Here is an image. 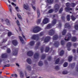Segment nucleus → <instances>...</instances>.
Segmentation results:
<instances>
[{"instance_id":"cd10ccee","label":"nucleus","mask_w":78,"mask_h":78,"mask_svg":"<svg viewBox=\"0 0 78 78\" xmlns=\"http://www.w3.org/2000/svg\"><path fill=\"white\" fill-rule=\"evenodd\" d=\"M71 45H72V44H71V43L69 42L67 44V47H70Z\"/></svg>"},{"instance_id":"774afa93","label":"nucleus","mask_w":78,"mask_h":78,"mask_svg":"<svg viewBox=\"0 0 78 78\" xmlns=\"http://www.w3.org/2000/svg\"><path fill=\"white\" fill-rule=\"evenodd\" d=\"M6 62H9V61H8V60H6Z\"/></svg>"},{"instance_id":"a878e982","label":"nucleus","mask_w":78,"mask_h":78,"mask_svg":"<svg viewBox=\"0 0 78 78\" xmlns=\"http://www.w3.org/2000/svg\"><path fill=\"white\" fill-rule=\"evenodd\" d=\"M75 28L76 30H77L78 29V24H75Z\"/></svg>"},{"instance_id":"e433bc0d","label":"nucleus","mask_w":78,"mask_h":78,"mask_svg":"<svg viewBox=\"0 0 78 78\" xmlns=\"http://www.w3.org/2000/svg\"><path fill=\"white\" fill-rule=\"evenodd\" d=\"M16 22L17 24V25H18V26H19L20 25V23L19 22V20H17Z\"/></svg>"},{"instance_id":"6ab92c4d","label":"nucleus","mask_w":78,"mask_h":78,"mask_svg":"<svg viewBox=\"0 0 78 78\" xmlns=\"http://www.w3.org/2000/svg\"><path fill=\"white\" fill-rule=\"evenodd\" d=\"M17 15L19 19H20V20H22V18L21 16H20V14L18 13Z\"/></svg>"},{"instance_id":"aec40b11","label":"nucleus","mask_w":78,"mask_h":78,"mask_svg":"<svg viewBox=\"0 0 78 78\" xmlns=\"http://www.w3.org/2000/svg\"><path fill=\"white\" fill-rule=\"evenodd\" d=\"M15 9L16 10V11H18V12H20L21 11L20 10V9L19 8V7H18V6H16Z\"/></svg>"},{"instance_id":"ddd939ff","label":"nucleus","mask_w":78,"mask_h":78,"mask_svg":"<svg viewBox=\"0 0 78 78\" xmlns=\"http://www.w3.org/2000/svg\"><path fill=\"white\" fill-rule=\"evenodd\" d=\"M66 11H72V8H66L65 9Z\"/></svg>"},{"instance_id":"393cba45","label":"nucleus","mask_w":78,"mask_h":78,"mask_svg":"<svg viewBox=\"0 0 78 78\" xmlns=\"http://www.w3.org/2000/svg\"><path fill=\"white\" fill-rule=\"evenodd\" d=\"M66 18L67 20H68V21H69V20H70V15H68L67 16Z\"/></svg>"},{"instance_id":"79ce46f5","label":"nucleus","mask_w":78,"mask_h":78,"mask_svg":"<svg viewBox=\"0 0 78 78\" xmlns=\"http://www.w3.org/2000/svg\"><path fill=\"white\" fill-rule=\"evenodd\" d=\"M12 35V33L11 32H9L8 33V36H11Z\"/></svg>"},{"instance_id":"4c0bfd02","label":"nucleus","mask_w":78,"mask_h":78,"mask_svg":"<svg viewBox=\"0 0 78 78\" xmlns=\"http://www.w3.org/2000/svg\"><path fill=\"white\" fill-rule=\"evenodd\" d=\"M53 10L51 9L49 11V13H52L53 12Z\"/></svg>"},{"instance_id":"0eeeda50","label":"nucleus","mask_w":78,"mask_h":78,"mask_svg":"<svg viewBox=\"0 0 78 78\" xmlns=\"http://www.w3.org/2000/svg\"><path fill=\"white\" fill-rule=\"evenodd\" d=\"M55 12H57V11H58V9H59V5H56L55 6Z\"/></svg>"},{"instance_id":"37998d69","label":"nucleus","mask_w":78,"mask_h":78,"mask_svg":"<svg viewBox=\"0 0 78 78\" xmlns=\"http://www.w3.org/2000/svg\"><path fill=\"white\" fill-rule=\"evenodd\" d=\"M9 66H10V65L8 64H7L4 65V67H9Z\"/></svg>"},{"instance_id":"5fc2aeb1","label":"nucleus","mask_w":78,"mask_h":78,"mask_svg":"<svg viewBox=\"0 0 78 78\" xmlns=\"http://www.w3.org/2000/svg\"><path fill=\"white\" fill-rule=\"evenodd\" d=\"M55 69H57V70L59 69V66H56Z\"/></svg>"},{"instance_id":"6e6d98bb","label":"nucleus","mask_w":78,"mask_h":78,"mask_svg":"<svg viewBox=\"0 0 78 78\" xmlns=\"http://www.w3.org/2000/svg\"><path fill=\"white\" fill-rule=\"evenodd\" d=\"M32 8L34 10H36V8L35 7L32 6Z\"/></svg>"},{"instance_id":"9b49d317","label":"nucleus","mask_w":78,"mask_h":78,"mask_svg":"<svg viewBox=\"0 0 78 78\" xmlns=\"http://www.w3.org/2000/svg\"><path fill=\"white\" fill-rule=\"evenodd\" d=\"M71 40L73 42H75L76 41V38L75 37H73L71 39Z\"/></svg>"},{"instance_id":"c756f323","label":"nucleus","mask_w":78,"mask_h":78,"mask_svg":"<svg viewBox=\"0 0 78 78\" xmlns=\"http://www.w3.org/2000/svg\"><path fill=\"white\" fill-rule=\"evenodd\" d=\"M38 54L37 53H36L34 55V58H36L38 57Z\"/></svg>"},{"instance_id":"7c9ffc66","label":"nucleus","mask_w":78,"mask_h":78,"mask_svg":"<svg viewBox=\"0 0 78 78\" xmlns=\"http://www.w3.org/2000/svg\"><path fill=\"white\" fill-rule=\"evenodd\" d=\"M5 21H6L8 25H9V20H8V19H6L5 20Z\"/></svg>"},{"instance_id":"c03bdc74","label":"nucleus","mask_w":78,"mask_h":78,"mask_svg":"<svg viewBox=\"0 0 78 78\" xmlns=\"http://www.w3.org/2000/svg\"><path fill=\"white\" fill-rule=\"evenodd\" d=\"M7 51V53H10V52H11V50H10V49L8 48Z\"/></svg>"},{"instance_id":"c9c22d12","label":"nucleus","mask_w":78,"mask_h":78,"mask_svg":"<svg viewBox=\"0 0 78 78\" xmlns=\"http://www.w3.org/2000/svg\"><path fill=\"white\" fill-rule=\"evenodd\" d=\"M59 59L58 58L57 60H56L55 62V64H58L59 63Z\"/></svg>"},{"instance_id":"69168bd1","label":"nucleus","mask_w":78,"mask_h":78,"mask_svg":"<svg viewBox=\"0 0 78 78\" xmlns=\"http://www.w3.org/2000/svg\"><path fill=\"white\" fill-rule=\"evenodd\" d=\"M11 76H14V75L13 74H12Z\"/></svg>"},{"instance_id":"052dcab7","label":"nucleus","mask_w":78,"mask_h":78,"mask_svg":"<svg viewBox=\"0 0 78 78\" xmlns=\"http://www.w3.org/2000/svg\"><path fill=\"white\" fill-rule=\"evenodd\" d=\"M75 51L76 50L75 49H73V53H75Z\"/></svg>"},{"instance_id":"a19ab883","label":"nucleus","mask_w":78,"mask_h":78,"mask_svg":"<svg viewBox=\"0 0 78 78\" xmlns=\"http://www.w3.org/2000/svg\"><path fill=\"white\" fill-rule=\"evenodd\" d=\"M37 14L38 17H39V16H40V13L39 12V10H37Z\"/></svg>"},{"instance_id":"4be33fe9","label":"nucleus","mask_w":78,"mask_h":78,"mask_svg":"<svg viewBox=\"0 0 78 78\" xmlns=\"http://www.w3.org/2000/svg\"><path fill=\"white\" fill-rule=\"evenodd\" d=\"M35 42L34 41H31L30 42V44L31 46H33L34 45Z\"/></svg>"},{"instance_id":"e2e57ef3","label":"nucleus","mask_w":78,"mask_h":78,"mask_svg":"<svg viewBox=\"0 0 78 78\" xmlns=\"http://www.w3.org/2000/svg\"><path fill=\"white\" fill-rule=\"evenodd\" d=\"M15 30H16V31H17V32H18V31H17V29L16 28H15Z\"/></svg>"},{"instance_id":"4d7b16f0","label":"nucleus","mask_w":78,"mask_h":78,"mask_svg":"<svg viewBox=\"0 0 78 78\" xmlns=\"http://www.w3.org/2000/svg\"><path fill=\"white\" fill-rule=\"evenodd\" d=\"M16 66H18V67H19V65L18 63H16Z\"/></svg>"},{"instance_id":"680f3d73","label":"nucleus","mask_w":78,"mask_h":78,"mask_svg":"<svg viewBox=\"0 0 78 78\" xmlns=\"http://www.w3.org/2000/svg\"><path fill=\"white\" fill-rule=\"evenodd\" d=\"M75 10L76 11H78V8H77Z\"/></svg>"},{"instance_id":"ea45409f","label":"nucleus","mask_w":78,"mask_h":78,"mask_svg":"<svg viewBox=\"0 0 78 78\" xmlns=\"http://www.w3.org/2000/svg\"><path fill=\"white\" fill-rule=\"evenodd\" d=\"M36 37V35H34L32 36V39H35V38Z\"/></svg>"},{"instance_id":"f704fd0d","label":"nucleus","mask_w":78,"mask_h":78,"mask_svg":"<svg viewBox=\"0 0 78 78\" xmlns=\"http://www.w3.org/2000/svg\"><path fill=\"white\" fill-rule=\"evenodd\" d=\"M63 54H64V51L62 50V51H61V52H60V55L61 56H62V55H63Z\"/></svg>"},{"instance_id":"603ef678","label":"nucleus","mask_w":78,"mask_h":78,"mask_svg":"<svg viewBox=\"0 0 78 78\" xmlns=\"http://www.w3.org/2000/svg\"><path fill=\"white\" fill-rule=\"evenodd\" d=\"M11 4L12 5H13V6H16V5L13 2H12Z\"/></svg>"},{"instance_id":"58836bf2","label":"nucleus","mask_w":78,"mask_h":78,"mask_svg":"<svg viewBox=\"0 0 78 78\" xmlns=\"http://www.w3.org/2000/svg\"><path fill=\"white\" fill-rule=\"evenodd\" d=\"M41 19L38 20L37 21V23L38 24L40 23H41Z\"/></svg>"},{"instance_id":"0e129e2a","label":"nucleus","mask_w":78,"mask_h":78,"mask_svg":"<svg viewBox=\"0 0 78 78\" xmlns=\"http://www.w3.org/2000/svg\"><path fill=\"white\" fill-rule=\"evenodd\" d=\"M42 32L40 33V36H42Z\"/></svg>"},{"instance_id":"1a4fd4ad","label":"nucleus","mask_w":78,"mask_h":78,"mask_svg":"<svg viewBox=\"0 0 78 78\" xmlns=\"http://www.w3.org/2000/svg\"><path fill=\"white\" fill-rule=\"evenodd\" d=\"M12 43L14 45H17V41L16 40L13 41Z\"/></svg>"},{"instance_id":"20e7f679","label":"nucleus","mask_w":78,"mask_h":78,"mask_svg":"<svg viewBox=\"0 0 78 78\" xmlns=\"http://www.w3.org/2000/svg\"><path fill=\"white\" fill-rule=\"evenodd\" d=\"M71 38V34L70 33L69 34L65 39V40L66 41H68L70 40V39Z\"/></svg>"},{"instance_id":"5701e85b","label":"nucleus","mask_w":78,"mask_h":78,"mask_svg":"<svg viewBox=\"0 0 78 78\" xmlns=\"http://www.w3.org/2000/svg\"><path fill=\"white\" fill-rule=\"evenodd\" d=\"M71 19H72V20L74 21L75 19H76V18L73 16H71Z\"/></svg>"},{"instance_id":"a211bd4d","label":"nucleus","mask_w":78,"mask_h":78,"mask_svg":"<svg viewBox=\"0 0 78 78\" xmlns=\"http://www.w3.org/2000/svg\"><path fill=\"white\" fill-rule=\"evenodd\" d=\"M19 38H20V41L23 44V42H24V41H23V39H22V37L21 36H19Z\"/></svg>"},{"instance_id":"13d9d810","label":"nucleus","mask_w":78,"mask_h":78,"mask_svg":"<svg viewBox=\"0 0 78 78\" xmlns=\"http://www.w3.org/2000/svg\"><path fill=\"white\" fill-rule=\"evenodd\" d=\"M14 76L16 77H17V75L16 74H14Z\"/></svg>"},{"instance_id":"f3484780","label":"nucleus","mask_w":78,"mask_h":78,"mask_svg":"<svg viewBox=\"0 0 78 78\" xmlns=\"http://www.w3.org/2000/svg\"><path fill=\"white\" fill-rule=\"evenodd\" d=\"M54 30H51L49 31V34L50 35H52V34L54 33Z\"/></svg>"},{"instance_id":"bb28decb","label":"nucleus","mask_w":78,"mask_h":78,"mask_svg":"<svg viewBox=\"0 0 78 78\" xmlns=\"http://www.w3.org/2000/svg\"><path fill=\"white\" fill-rule=\"evenodd\" d=\"M58 39V36L56 35L53 37V39L54 40H56Z\"/></svg>"},{"instance_id":"473e14b6","label":"nucleus","mask_w":78,"mask_h":78,"mask_svg":"<svg viewBox=\"0 0 78 78\" xmlns=\"http://www.w3.org/2000/svg\"><path fill=\"white\" fill-rule=\"evenodd\" d=\"M68 64L67 63V62L65 63L63 65L64 67H67V66Z\"/></svg>"},{"instance_id":"412c9836","label":"nucleus","mask_w":78,"mask_h":78,"mask_svg":"<svg viewBox=\"0 0 78 78\" xmlns=\"http://www.w3.org/2000/svg\"><path fill=\"white\" fill-rule=\"evenodd\" d=\"M7 5L8 7H9V8L10 11V12H12V10H11V8H12V7L11 6V5Z\"/></svg>"},{"instance_id":"2f4dec72","label":"nucleus","mask_w":78,"mask_h":78,"mask_svg":"<svg viewBox=\"0 0 78 78\" xmlns=\"http://www.w3.org/2000/svg\"><path fill=\"white\" fill-rule=\"evenodd\" d=\"M66 33V30H63V31L62 32V34L63 35H64Z\"/></svg>"},{"instance_id":"39448f33","label":"nucleus","mask_w":78,"mask_h":78,"mask_svg":"<svg viewBox=\"0 0 78 78\" xmlns=\"http://www.w3.org/2000/svg\"><path fill=\"white\" fill-rule=\"evenodd\" d=\"M49 20L47 18H44L43 21V23L44 24H46L48 23Z\"/></svg>"},{"instance_id":"7ed1b4c3","label":"nucleus","mask_w":78,"mask_h":78,"mask_svg":"<svg viewBox=\"0 0 78 78\" xmlns=\"http://www.w3.org/2000/svg\"><path fill=\"white\" fill-rule=\"evenodd\" d=\"M1 58L2 59H0V62H1L2 61H4V60H5V59L7 58V56H6V54H3L2 55Z\"/></svg>"},{"instance_id":"f8f14e48","label":"nucleus","mask_w":78,"mask_h":78,"mask_svg":"<svg viewBox=\"0 0 78 78\" xmlns=\"http://www.w3.org/2000/svg\"><path fill=\"white\" fill-rule=\"evenodd\" d=\"M27 62L30 64H31V60L30 58H28L27 59Z\"/></svg>"},{"instance_id":"9d476101","label":"nucleus","mask_w":78,"mask_h":78,"mask_svg":"<svg viewBox=\"0 0 78 78\" xmlns=\"http://www.w3.org/2000/svg\"><path fill=\"white\" fill-rule=\"evenodd\" d=\"M50 39V37H48L46 38L44 40L45 42H47L49 41V40Z\"/></svg>"},{"instance_id":"338daca9","label":"nucleus","mask_w":78,"mask_h":78,"mask_svg":"<svg viewBox=\"0 0 78 78\" xmlns=\"http://www.w3.org/2000/svg\"><path fill=\"white\" fill-rule=\"evenodd\" d=\"M68 51H70V49L68 48Z\"/></svg>"},{"instance_id":"864d4df0","label":"nucleus","mask_w":78,"mask_h":78,"mask_svg":"<svg viewBox=\"0 0 78 78\" xmlns=\"http://www.w3.org/2000/svg\"><path fill=\"white\" fill-rule=\"evenodd\" d=\"M22 36L23 39H26V38H25V35H24L22 34Z\"/></svg>"},{"instance_id":"bf43d9fd","label":"nucleus","mask_w":78,"mask_h":78,"mask_svg":"<svg viewBox=\"0 0 78 78\" xmlns=\"http://www.w3.org/2000/svg\"><path fill=\"white\" fill-rule=\"evenodd\" d=\"M58 27H61V24H60L58 26Z\"/></svg>"},{"instance_id":"2eb2a0df","label":"nucleus","mask_w":78,"mask_h":78,"mask_svg":"<svg viewBox=\"0 0 78 78\" xmlns=\"http://www.w3.org/2000/svg\"><path fill=\"white\" fill-rule=\"evenodd\" d=\"M53 1V0H47L46 2L48 3H52Z\"/></svg>"},{"instance_id":"4468645a","label":"nucleus","mask_w":78,"mask_h":78,"mask_svg":"<svg viewBox=\"0 0 78 78\" xmlns=\"http://www.w3.org/2000/svg\"><path fill=\"white\" fill-rule=\"evenodd\" d=\"M23 7L25 9H26V10H27V9H28V6L27 5H23Z\"/></svg>"},{"instance_id":"b1692460","label":"nucleus","mask_w":78,"mask_h":78,"mask_svg":"<svg viewBox=\"0 0 78 78\" xmlns=\"http://www.w3.org/2000/svg\"><path fill=\"white\" fill-rule=\"evenodd\" d=\"M39 66H41L43 65V63H42V61H40L38 63Z\"/></svg>"},{"instance_id":"dca6fc26","label":"nucleus","mask_w":78,"mask_h":78,"mask_svg":"<svg viewBox=\"0 0 78 78\" xmlns=\"http://www.w3.org/2000/svg\"><path fill=\"white\" fill-rule=\"evenodd\" d=\"M65 27L66 28H68V27H70V25H69V23H66V24Z\"/></svg>"},{"instance_id":"09e8293b","label":"nucleus","mask_w":78,"mask_h":78,"mask_svg":"<svg viewBox=\"0 0 78 78\" xmlns=\"http://www.w3.org/2000/svg\"><path fill=\"white\" fill-rule=\"evenodd\" d=\"M66 5L67 6H70V3L67 2L66 4Z\"/></svg>"},{"instance_id":"a18cd8bd","label":"nucleus","mask_w":78,"mask_h":78,"mask_svg":"<svg viewBox=\"0 0 78 78\" xmlns=\"http://www.w3.org/2000/svg\"><path fill=\"white\" fill-rule=\"evenodd\" d=\"M49 50V48H46V49L45 50V52H48V51Z\"/></svg>"},{"instance_id":"de8ad7c7","label":"nucleus","mask_w":78,"mask_h":78,"mask_svg":"<svg viewBox=\"0 0 78 78\" xmlns=\"http://www.w3.org/2000/svg\"><path fill=\"white\" fill-rule=\"evenodd\" d=\"M62 73H63V74H67V73L66 71H63Z\"/></svg>"},{"instance_id":"3c124183","label":"nucleus","mask_w":78,"mask_h":78,"mask_svg":"<svg viewBox=\"0 0 78 78\" xmlns=\"http://www.w3.org/2000/svg\"><path fill=\"white\" fill-rule=\"evenodd\" d=\"M64 42L63 40L61 41V44L62 45H64Z\"/></svg>"},{"instance_id":"f257e3e1","label":"nucleus","mask_w":78,"mask_h":78,"mask_svg":"<svg viewBox=\"0 0 78 78\" xmlns=\"http://www.w3.org/2000/svg\"><path fill=\"white\" fill-rule=\"evenodd\" d=\"M42 29L41 27L38 26H36L33 29V31L34 33H38L39 31H40Z\"/></svg>"},{"instance_id":"72a5a7b5","label":"nucleus","mask_w":78,"mask_h":78,"mask_svg":"<svg viewBox=\"0 0 78 78\" xmlns=\"http://www.w3.org/2000/svg\"><path fill=\"white\" fill-rule=\"evenodd\" d=\"M20 76L21 78H23V73L21 72L20 73Z\"/></svg>"},{"instance_id":"49530a36","label":"nucleus","mask_w":78,"mask_h":78,"mask_svg":"<svg viewBox=\"0 0 78 78\" xmlns=\"http://www.w3.org/2000/svg\"><path fill=\"white\" fill-rule=\"evenodd\" d=\"M63 10V9H62V8L59 11V13H61V12Z\"/></svg>"},{"instance_id":"f03ea898","label":"nucleus","mask_w":78,"mask_h":78,"mask_svg":"<svg viewBox=\"0 0 78 78\" xmlns=\"http://www.w3.org/2000/svg\"><path fill=\"white\" fill-rule=\"evenodd\" d=\"M56 23V20H54L52 21V24H49L47 26V28H50L52 26H53L54 25H55Z\"/></svg>"},{"instance_id":"c85d7f7f","label":"nucleus","mask_w":78,"mask_h":78,"mask_svg":"<svg viewBox=\"0 0 78 78\" xmlns=\"http://www.w3.org/2000/svg\"><path fill=\"white\" fill-rule=\"evenodd\" d=\"M72 57H69V59H68V61L69 62H70V61H72Z\"/></svg>"},{"instance_id":"8fccbe9b","label":"nucleus","mask_w":78,"mask_h":78,"mask_svg":"<svg viewBox=\"0 0 78 78\" xmlns=\"http://www.w3.org/2000/svg\"><path fill=\"white\" fill-rule=\"evenodd\" d=\"M72 5L73 7H74V6L76 5V4H74V3H73L72 4Z\"/></svg>"},{"instance_id":"6e6552de","label":"nucleus","mask_w":78,"mask_h":78,"mask_svg":"<svg viewBox=\"0 0 78 78\" xmlns=\"http://www.w3.org/2000/svg\"><path fill=\"white\" fill-rule=\"evenodd\" d=\"M13 53L14 55H16L17 54V50L16 49H13Z\"/></svg>"},{"instance_id":"423d86ee","label":"nucleus","mask_w":78,"mask_h":78,"mask_svg":"<svg viewBox=\"0 0 78 78\" xmlns=\"http://www.w3.org/2000/svg\"><path fill=\"white\" fill-rule=\"evenodd\" d=\"M27 55L29 56H31L33 55V53L32 51H29L27 52Z\"/></svg>"}]
</instances>
